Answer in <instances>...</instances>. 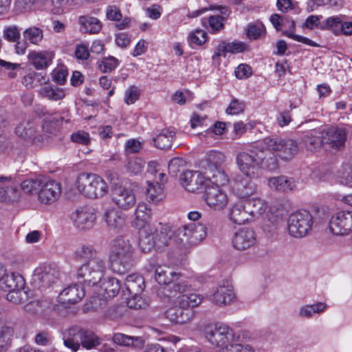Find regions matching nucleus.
<instances>
[{
    "label": "nucleus",
    "mask_w": 352,
    "mask_h": 352,
    "mask_svg": "<svg viewBox=\"0 0 352 352\" xmlns=\"http://www.w3.org/2000/svg\"><path fill=\"white\" fill-rule=\"evenodd\" d=\"M134 252L135 248L128 238L121 236L113 240L109 255L111 270L120 274L128 272L134 263Z\"/></svg>",
    "instance_id": "obj_1"
},
{
    "label": "nucleus",
    "mask_w": 352,
    "mask_h": 352,
    "mask_svg": "<svg viewBox=\"0 0 352 352\" xmlns=\"http://www.w3.org/2000/svg\"><path fill=\"white\" fill-rule=\"evenodd\" d=\"M263 146H256L250 149L239 152L236 157V163L239 170L247 177H258L265 164V154Z\"/></svg>",
    "instance_id": "obj_2"
},
{
    "label": "nucleus",
    "mask_w": 352,
    "mask_h": 352,
    "mask_svg": "<svg viewBox=\"0 0 352 352\" xmlns=\"http://www.w3.org/2000/svg\"><path fill=\"white\" fill-rule=\"evenodd\" d=\"M257 144L284 161L292 160L298 152V145L295 140L277 136L266 137L257 142Z\"/></svg>",
    "instance_id": "obj_3"
},
{
    "label": "nucleus",
    "mask_w": 352,
    "mask_h": 352,
    "mask_svg": "<svg viewBox=\"0 0 352 352\" xmlns=\"http://www.w3.org/2000/svg\"><path fill=\"white\" fill-rule=\"evenodd\" d=\"M78 191L89 198H100L107 194L109 187L101 177L96 174H80L76 180Z\"/></svg>",
    "instance_id": "obj_4"
},
{
    "label": "nucleus",
    "mask_w": 352,
    "mask_h": 352,
    "mask_svg": "<svg viewBox=\"0 0 352 352\" xmlns=\"http://www.w3.org/2000/svg\"><path fill=\"white\" fill-rule=\"evenodd\" d=\"M204 335L208 342L223 352L229 343L234 342V333L232 329L223 323L208 324L204 327Z\"/></svg>",
    "instance_id": "obj_5"
},
{
    "label": "nucleus",
    "mask_w": 352,
    "mask_h": 352,
    "mask_svg": "<svg viewBox=\"0 0 352 352\" xmlns=\"http://www.w3.org/2000/svg\"><path fill=\"white\" fill-rule=\"evenodd\" d=\"M208 228L199 223H190L179 227L177 230L178 236L183 238L175 239L176 243L184 248L193 247L201 243L207 236Z\"/></svg>",
    "instance_id": "obj_6"
},
{
    "label": "nucleus",
    "mask_w": 352,
    "mask_h": 352,
    "mask_svg": "<svg viewBox=\"0 0 352 352\" xmlns=\"http://www.w3.org/2000/svg\"><path fill=\"white\" fill-rule=\"evenodd\" d=\"M313 223V217L309 211L298 210L289 215L287 220V230L292 237L302 238L311 233Z\"/></svg>",
    "instance_id": "obj_7"
},
{
    "label": "nucleus",
    "mask_w": 352,
    "mask_h": 352,
    "mask_svg": "<svg viewBox=\"0 0 352 352\" xmlns=\"http://www.w3.org/2000/svg\"><path fill=\"white\" fill-rule=\"evenodd\" d=\"M106 270L103 258L96 259L91 263H84L77 271L78 278H82L89 286L96 285L102 279Z\"/></svg>",
    "instance_id": "obj_8"
},
{
    "label": "nucleus",
    "mask_w": 352,
    "mask_h": 352,
    "mask_svg": "<svg viewBox=\"0 0 352 352\" xmlns=\"http://www.w3.org/2000/svg\"><path fill=\"white\" fill-rule=\"evenodd\" d=\"M181 184L188 192L199 193L209 186V180L199 171L188 170L182 174Z\"/></svg>",
    "instance_id": "obj_9"
},
{
    "label": "nucleus",
    "mask_w": 352,
    "mask_h": 352,
    "mask_svg": "<svg viewBox=\"0 0 352 352\" xmlns=\"http://www.w3.org/2000/svg\"><path fill=\"white\" fill-rule=\"evenodd\" d=\"M204 200L210 208L218 212L224 210L229 203L227 192L217 186H208L206 190Z\"/></svg>",
    "instance_id": "obj_10"
},
{
    "label": "nucleus",
    "mask_w": 352,
    "mask_h": 352,
    "mask_svg": "<svg viewBox=\"0 0 352 352\" xmlns=\"http://www.w3.org/2000/svg\"><path fill=\"white\" fill-rule=\"evenodd\" d=\"M71 219L79 230L91 229L96 223V210L88 206L78 207L71 214Z\"/></svg>",
    "instance_id": "obj_11"
},
{
    "label": "nucleus",
    "mask_w": 352,
    "mask_h": 352,
    "mask_svg": "<svg viewBox=\"0 0 352 352\" xmlns=\"http://www.w3.org/2000/svg\"><path fill=\"white\" fill-rule=\"evenodd\" d=\"M60 192L58 182L43 176L38 193V200L43 204H50L58 199Z\"/></svg>",
    "instance_id": "obj_12"
},
{
    "label": "nucleus",
    "mask_w": 352,
    "mask_h": 352,
    "mask_svg": "<svg viewBox=\"0 0 352 352\" xmlns=\"http://www.w3.org/2000/svg\"><path fill=\"white\" fill-rule=\"evenodd\" d=\"M235 299L232 285L228 280L221 282L213 289L211 300L219 307L230 304Z\"/></svg>",
    "instance_id": "obj_13"
},
{
    "label": "nucleus",
    "mask_w": 352,
    "mask_h": 352,
    "mask_svg": "<svg viewBox=\"0 0 352 352\" xmlns=\"http://www.w3.org/2000/svg\"><path fill=\"white\" fill-rule=\"evenodd\" d=\"M256 241V234L253 229L242 228L234 232L232 243L236 250L244 251L253 247Z\"/></svg>",
    "instance_id": "obj_14"
},
{
    "label": "nucleus",
    "mask_w": 352,
    "mask_h": 352,
    "mask_svg": "<svg viewBox=\"0 0 352 352\" xmlns=\"http://www.w3.org/2000/svg\"><path fill=\"white\" fill-rule=\"evenodd\" d=\"M112 201L120 209L128 210L136 204V196L131 188L118 186L112 191Z\"/></svg>",
    "instance_id": "obj_15"
},
{
    "label": "nucleus",
    "mask_w": 352,
    "mask_h": 352,
    "mask_svg": "<svg viewBox=\"0 0 352 352\" xmlns=\"http://www.w3.org/2000/svg\"><path fill=\"white\" fill-rule=\"evenodd\" d=\"M323 131L325 144L333 148H340L344 145L348 130L344 126L327 127Z\"/></svg>",
    "instance_id": "obj_16"
},
{
    "label": "nucleus",
    "mask_w": 352,
    "mask_h": 352,
    "mask_svg": "<svg viewBox=\"0 0 352 352\" xmlns=\"http://www.w3.org/2000/svg\"><path fill=\"white\" fill-rule=\"evenodd\" d=\"M59 270L54 265H43L36 267L34 272V276L43 287H49L54 283L59 277Z\"/></svg>",
    "instance_id": "obj_17"
},
{
    "label": "nucleus",
    "mask_w": 352,
    "mask_h": 352,
    "mask_svg": "<svg viewBox=\"0 0 352 352\" xmlns=\"http://www.w3.org/2000/svg\"><path fill=\"white\" fill-rule=\"evenodd\" d=\"M168 320L176 324H185L190 322L195 317L194 311L190 309H185L179 306H175L168 309L165 313Z\"/></svg>",
    "instance_id": "obj_18"
},
{
    "label": "nucleus",
    "mask_w": 352,
    "mask_h": 352,
    "mask_svg": "<svg viewBox=\"0 0 352 352\" xmlns=\"http://www.w3.org/2000/svg\"><path fill=\"white\" fill-rule=\"evenodd\" d=\"M228 215L230 221L235 224L241 225L251 222L245 202L238 201L232 204Z\"/></svg>",
    "instance_id": "obj_19"
},
{
    "label": "nucleus",
    "mask_w": 352,
    "mask_h": 352,
    "mask_svg": "<svg viewBox=\"0 0 352 352\" xmlns=\"http://www.w3.org/2000/svg\"><path fill=\"white\" fill-rule=\"evenodd\" d=\"M100 283H101L98 291V296L102 299L108 300L113 298L120 289V283L116 278H104Z\"/></svg>",
    "instance_id": "obj_20"
},
{
    "label": "nucleus",
    "mask_w": 352,
    "mask_h": 352,
    "mask_svg": "<svg viewBox=\"0 0 352 352\" xmlns=\"http://www.w3.org/2000/svg\"><path fill=\"white\" fill-rule=\"evenodd\" d=\"M151 208L144 203H140L134 211V217L131 221L132 227L136 229L144 228L151 220Z\"/></svg>",
    "instance_id": "obj_21"
},
{
    "label": "nucleus",
    "mask_w": 352,
    "mask_h": 352,
    "mask_svg": "<svg viewBox=\"0 0 352 352\" xmlns=\"http://www.w3.org/2000/svg\"><path fill=\"white\" fill-rule=\"evenodd\" d=\"M84 335L85 330L78 327L69 329L63 335L64 345L74 352L77 351L81 345Z\"/></svg>",
    "instance_id": "obj_22"
},
{
    "label": "nucleus",
    "mask_w": 352,
    "mask_h": 352,
    "mask_svg": "<svg viewBox=\"0 0 352 352\" xmlns=\"http://www.w3.org/2000/svg\"><path fill=\"white\" fill-rule=\"evenodd\" d=\"M126 214L122 212L113 208H108L104 214V219L107 226L111 230H120L126 223Z\"/></svg>",
    "instance_id": "obj_23"
},
{
    "label": "nucleus",
    "mask_w": 352,
    "mask_h": 352,
    "mask_svg": "<svg viewBox=\"0 0 352 352\" xmlns=\"http://www.w3.org/2000/svg\"><path fill=\"white\" fill-rule=\"evenodd\" d=\"M153 234L157 249L169 245L173 241L176 243L177 239H173L175 232L169 226L160 224Z\"/></svg>",
    "instance_id": "obj_24"
},
{
    "label": "nucleus",
    "mask_w": 352,
    "mask_h": 352,
    "mask_svg": "<svg viewBox=\"0 0 352 352\" xmlns=\"http://www.w3.org/2000/svg\"><path fill=\"white\" fill-rule=\"evenodd\" d=\"M234 194L239 199H248L256 192V185L250 179H241L234 182L232 187Z\"/></svg>",
    "instance_id": "obj_25"
},
{
    "label": "nucleus",
    "mask_w": 352,
    "mask_h": 352,
    "mask_svg": "<svg viewBox=\"0 0 352 352\" xmlns=\"http://www.w3.org/2000/svg\"><path fill=\"white\" fill-rule=\"evenodd\" d=\"M267 184L270 188L275 191L288 192L296 189L295 180L285 175L270 177Z\"/></svg>",
    "instance_id": "obj_26"
},
{
    "label": "nucleus",
    "mask_w": 352,
    "mask_h": 352,
    "mask_svg": "<svg viewBox=\"0 0 352 352\" xmlns=\"http://www.w3.org/2000/svg\"><path fill=\"white\" fill-rule=\"evenodd\" d=\"M23 278L19 274L12 272L0 275V288L3 291L20 290L23 286Z\"/></svg>",
    "instance_id": "obj_27"
},
{
    "label": "nucleus",
    "mask_w": 352,
    "mask_h": 352,
    "mask_svg": "<svg viewBox=\"0 0 352 352\" xmlns=\"http://www.w3.org/2000/svg\"><path fill=\"white\" fill-rule=\"evenodd\" d=\"M251 222L263 216L268 210L267 202L261 198L248 199L245 201Z\"/></svg>",
    "instance_id": "obj_28"
},
{
    "label": "nucleus",
    "mask_w": 352,
    "mask_h": 352,
    "mask_svg": "<svg viewBox=\"0 0 352 352\" xmlns=\"http://www.w3.org/2000/svg\"><path fill=\"white\" fill-rule=\"evenodd\" d=\"M74 258L79 262L91 263L96 259H102L98 251L91 245H82L74 252Z\"/></svg>",
    "instance_id": "obj_29"
},
{
    "label": "nucleus",
    "mask_w": 352,
    "mask_h": 352,
    "mask_svg": "<svg viewBox=\"0 0 352 352\" xmlns=\"http://www.w3.org/2000/svg\"><path fill=\"white\" fill-rule=\"evenodd\" d=\"M181 274L166 265L158 266L155 270V279L160 285H168L179 280Z\"/></svg>",
    "instance_id": "obj_30"
},
{
    "label": "nucleus",
    "mask_w": 352,
    "mask_h": 352,
    "mask_svg": "<svg viewBox=\"0 0 352 352\" xmlns=\"http://www.w3.org/2000/svg\"><path fill=\"white\" fill-rule=\"evenodd\" d=\"M85 295L84 290L76 285H71L63 289L59 294V301L63 303L74 304Z\"/></svg>",
    "instance_id": "obj_31"
},
{
    "label": "nucleus",
    "mask_w": 352,
    "mask_h": 352,
    "mask_svg": "<svg viewBox=\"0 0 352 352\" xmlns=\"http://www.w3.org/2000/svg\"><path fill=\"white\" fill-rule=\"evenodd\" d=\"M28 58L37 69H43L51 64L54 54L49 51L32 52L29 54Z\"/></svg>",
    "instance_id": "obj_32"
},
{
    "label": "nucleus",
    "mask_w": 352,
    "mask_h": 352,
    "mask_svg": "<svg viewBox=\"0 0 352 352\" xmlns=\"http://www.w3.org/2000/svg\"><path fill=\"white\" fill-rule=\"evenodd\" d=\"M285 25L284 27L287 28V30H283V34L287 37H289L296 41L302 43L305 45L312 47H318V45L313 41L312 40L300 35L294 34L296 30L295 22L292 19L285 18Z\"/></svg>",
    "instance_id": "obj_33"
},
{
    "label": "nucleus",
    "mask_w": 352,
    "mask_h": 352,
    "mask_svg": "<svg viewBox=\"0 0 352 352\" xmlns=\"http://www.w3.org/2000/svg\"><path fill=\"white\" fill-rule=\"evenodd\" d=\"M16 188L11 176H0V201L15 197Z\"/></svg>",
    "instance_id": "obj_34"
},
{
    "label": "nucleus",
    "mask_w": 352,
    "mask_h": 352,
    "mask_svg": "<svg viewBox=\"0 0 352 352\" xmlns=\"http://www.w3.org/2000/svg\"><path fill=\"white\" fill-rule=\"evenodd\" d=\"M175 132L171 129H164L153 139L155 146L160 149H167L172 146Z\"/></svg>",
    "instance_id": "obj_35"
},
{
    "label": "nucleus",
    "mask_w": 352,
    "mask_h": 352,
    "mask_svg": "<svg viewBox=\"0 0 352 352\" xmlns=\"http://www.w3.org/2000/svg\"><path fill=\"white\" fill-rule=\"evenodd\" d=\"M246 48V45L240 41H234L226 43L221 41L217 47L215 54L218 56H226L227 53L236 54L243 52Z\"/></svg>",
    "instance_id": "obj_36"
},
{
    "label": "nucleus",
    "mask_w": 352,
    "mask_h": 352,
    "mask_svg": "<svg viewBox=\"0 0 352 352\" xmlns=\"http://www.w3.org/2000/svg\"><path fill=\"white\" fill-rule=\"evenodd\" d=\"M80 30L90 34H97L102 29L100 21L94 16H80L78 19Z\"/></svg>",
    "instance_id": "obj_37"
},
{
    "label": "nucleus",
    "mask_w": 352,
    "mask_h": 352,
    "mask_svg": "<svg viewBox=\"0 0 352 352\" xmlns=\"http://www.w3.org/2000/svg\"><path fill=\"white\" fill-rule=\"evenodd\" d=\"M323 137V131L313 129L307 133L304 136L303 141L307 149L313 151L319 148L322 144H325Z\"/></svg>",
    "instance_id": "obj_38"
},
{
    "label": "nucleus",
    "mask_w": 352,
    "mask_h": 352,
    "mask_svg": "<svg viewBox=\"0 0 352 352\" xmlns=\"http://www.w3.org/2000/svg\"><path fill=\"white\" fill-rule=\"evenodd\" d=\"M124 285L130 295L140 294L144 289V279L142 276L132 274L126 276Z\"/></svg>",
    "instance_id": "obj_39"
},
{
    "label": "nucleus",
    "mask_w": 352,
    "mask_h": 352,
    "mask_svg": "<svg viewBox=\"0 0 352 352\" xmlns=\"http://www.w3.org/2000/svg\"><path fill=\"white\" fill-rule=\"evenodd\" d=\"M14 335L13 329L6 324L0 313V352H3L8 348Z\"/></svg>",
    "instance_id": "obj_40"
},
{
    "label": "nucleus",
    "mask_w": 352,
    "mask_h": 352,
    "mask_svg": "<svg viewBox=\"0 0 352 352\" xmlns=\"http://www.w3.org/2000/svg\"><path fill=\"white\" fill-rule=\"evenodd\" d=\"M203 298L196 293H190L179 295L177 298V302L179 306L185 309H193L201 304Z\"/></svg>",
    "instance_id": "obj_41"
},
{
    "label": "nucleus",
    "mask_w": 352,
    "mask_h": 352,
    "mask_svg": "<svg viewBox=\"0 0 352 352\" xmlns=\"http://www.w3.org/2000/svg\"><path fill=\"white\" fill-rule=\"evenodd\" d=\"M226 159V155L221 151H209L206 155L207 169L210 173H212L214 169L220 168Z\"/></svg>",
    "instance_id": "obj_42"
},
{
    "label": "nucleus",
    "mask_w": 352,
    "mask_h": 352,
    "mask_svg": "<svg viewBox=\"0 0 352 352\" xmlns=\"http://www.w3.org/2000/svg\"><path fill=\"white\" fill-rule=\"evenodd\" d=\"M344 17L343 15L329 16L321 22L320 29L331 31L334 35L340 36L341 23Z\"/></svg>",
    "instance_id": "obj_43"
},
{
    "label": "nucleus",
    "mask_w": 352,
    "mask_h": 352,
    "mask_svg": "<svg viewBox=\"0 0 352 352\" xmlns=\"http://www.w3.org/2000/svg\"><path fill=\"white\" fill-rule=\"evenodd\" d=\"M164 197V189L158 182L152 184L148 182V188L146 190V199L148 201L153 204H158Z\"/></svg>",
    "instance_id": "obj_44"
},
{
    "label": "nucleus",
    "mask_w": 352,
    "mask_h": 352,
    "mask_svg": "<svg viewBox=\"0 0 352 352\" xmlns=\"http://www.w3.org/2000/svg\"><path fill=\"white\" fill-rule=\"evenodd\" d=\"M327 307V304L322 302H318L313 305H306L300 308L298 316L302 318H311L314 314H319L322 313Z\"/></svg>",
    "instance_id": "obj_45"
},
{
    "label": "nucleus",
    "mask_w": 352,
    "mask_h": 352,
    "mask_svg": "<svg viewBox=\"0 0 352 352\" xmlns=\"http://www.w3.org/2000/svg\"><path fill=\"white\" fill-rule=\"evenodd\" d=\"M40 94L51 100H62L65 96V90L55 86H44L39 91Z\"/></svg>",
    "instance_id": "obj_46"
},
{
    "label": "nucleus",
    "mask_w": 352,
    "mask_h": 352,
    "mask_svg": "<svg viewBox=\"0 0 352 352\" xmlns=\"http://www.w3.org/2000/svg\"><path fill=\"white\" fill-rule=\"evenodd\" d=\"M23 35L25 41L38 45L43 38V31L36 26H31L23 31Z\"/></svg>",
    "instance_id": "obj_47"
},
{
    "label": "nucleus",
    "mask_w": 352,
    "mask_h": 352,
    "mask_svg": "<svg viewBox=\"0 0 352 352\" xmlns=\"http://www.w3.org/2000/svg\"><path fill=\"white\" fill-rule=\"evenodd\" d=\"M265 34V28L261 22L256 21L249 23L246 28V35L250 40L258 39Z\"/></svg>",
    "instance_id": "obj_48"
},
{
    "label": "nucleus",
    "mask_w": 352,
    "mask_h": 352,
    "mask_svg": "<svg viewBox=\"0 0 352 352\" xmlns=\"http://www.w3.org/2000/svg\"><path fill=\"white\" fill-rule=\"evenodd\" d=\"M43 177L39 175L34 179H28L23 181L21 184L22 190L25 193L38 195Z\"/></svg>",
    "instance_id": "obj_49"
},
{
    "label": "nucleus",
    "mask_w": 352,
    "mask_h": 352,
    "mask_svg": "<svg viewBox=\"0 0 352 352\" xmlns=\"http://www.w3.org/2000/svg\"><path fill=\"white\" fill-rule=\"evenodd\" d=\"M211 174L209 183H213L214 186L220 187L226 185L229 182L228 176L221 168L214 169Z\"/></svg>",
    "instance_id": "obj_50"
},
{
    "label": "nucleus",
    "mask_w": 352,
    "mask_h": 352,
    "mask_svg": "<svg viewBox=\"0 0 352 352\" xmlns=\"http://www.w3.org/2000/svg\"><path fill=\"white\" fill-rule=\"evenodd\" d=\"M145 162L138 157L129 158L126 164V168L129 172L134 175L141 173L144 167Z\"/></svg>",
    "instance_id": "obj_51"
},
{
    "label": "nucleus",
    "mask_w": 352,
    "mask_h": 352,
    "mask_svg": "<svg viewBox=\"0 0 352 352\" xmlns=\"http://www.w3.org/2000/svg\"><path fill=\"white\" fill-rule=\"evenodd\" d=\"M206 41V33L200 29L196 30L190 33L188 41L190 45L200 46Z\"/></svg>",
    "instance_id": "obj_52"
},
{
    "label": "nucleus",
    "mask_w": 352,
    "mask_h": 352,
    "mask_svg": "<svg viewBox=\"0 0 352 352\" xmlns=\"http://www.w3.org/2000/svg\"><path fill=\"white\" fill-rule=\"evenodd\" d=\"M119 63L118 59L114 56H109L102 59L98 65V68L102 72L108 73L115 69Z\"/></svg>",
    "instance_id": "obj_53"
},
{
    "label": "nucleus",
    "mask_w": 352,
    "mask_h": 352,
    "mask_svg": "<svg viewBox=\"0 0 352 352\" xmlns=\"http://www.w3.org/2000/svg\"><path fill=\"white\" fill-rule=\"evenodd\" d=\"M245 108V103L243 100L236 98H232L226 109V113L228 115H238L243 113Z\"/></svg>",
    "instance_id": "obj_54"
},
{
    "label": "nucleus",
    "mask_w": 352,
    "mask_h": 352,
    "mask_svg": "<svg viewBox=\"0 0 352 352\" xmlns=\"http://www.w3.org/2000/svg\"><path fill=\"white\" fill-rule=\"evenodd\" d=\"M140 95V89L135 85H131L124 92V102L128 105L134 104L139 99Z\"/></svg>",
    "instance_id": "obj_55"
},
{
    "label": "nucleus",
    "mask_w": 352,
    "mask_h": 352,
    "mask_svg": "<svg viewBox=\"0 0 352 352\" xmlns=\"http://www.w3.org/2000/svg\"><path fill=\"white\" fill-rule=\"evenodd\" d=\"M186 161L182 157H174L168 163V171L170 174L173 175H177V174L182 171L185 166Z\"/></svg>",
    "instance_id": "obj_56"
},
{
    "label": "nucleus",
    "mask_w": 352,
    "mask_h": 352,
    "mask_svg": "<svg viewBox=\"0 0 352 352\" xmlns=\"http://www.w3.org/2000/svg\"><path fill=\"white\" fill-rule=\"evenodd\" d=\"M84 336L81 342V345L84 348L91 349L99 344L98 338L93 332L85 330Z\"/></svg>",
    "instance_id": "obj_57"
},
{
    "label": "nucleus",
    "mask_w": 352,
    "mask_h": 352,
    "mask_svg": "<svg viewBox=\"0 0 352 352\" xmlns=\"http://www.w3.org/2000/svg\"><path fill=\"white\" fill-rule=\"evenodd\" d=\"M140 340V338L138 337H133L124 335L123 333H116L113 336V342L120 345H124V346H131L133 345L134 343V340Z\"/></svg>",
    "instance_id": "obj_58"
},
{
    "label": "nucleus",
    "mask_w": 352,
    "mask_h": 352,
    "mask_svg": "<svg viewBox=\"0 0 352 352\" xmlns=\"http://www.w3.org/2000/svg\"><path fill=\"white\" fill-rule=\"evenodd\" d=\"M223 352H254V349L249 344H241L232 342L224 348Z\"/></svg>",
    "instance_id": "obj_59"
},
{
    "label": "nucleus",
    "mask_w": 352,
    "mask_h": 352,
    "mask_svg": "<svg viewBox=\"0 0 352 352\" xmlns=\"http://www.w3.org/2000/svg\"><path fill=\"white\" fill-rule=\"evenodd\" d=\"M209 122L207 116L197 113H193L190 118V126L192 129L207 126Z\"/></svg>",
    "instance_id": "obj_60"
},
{
    "label": "nucleus",
    "mask_w": 352,
    "mask_h": 352,
    "mask_svg": "<svg viewBox=\"0 0 352 352\" xmlns=\"http://www.w3.org/2000/svg\"><path fill=\"white\" fill-rule=\"evenodd\" d=\"M131 296L132 298L129 299L127 302V305L129 308L139 309L145 308L148 305L146 300L140 296V294Z\"/></svg>",
    "instance_id": "obj_61"
},
{
    "label": "nucleus",
    "mask_w": 352,
    "mask_h": 352,
    "mask_svg": "<svg viewBox=\"0 0 352 352\" xmlns=\"http://www.w3.org/2000/svg\"><path fill=\"white\" fill-rule=\"evenodd\" d=\"M40 78H43L40 74L36 72H30L25 75L22 79V83L28 88H32L37 85Z\"/></svg>",
    "instance_id": "obj_62"
},
{
    "label": "nucleus",
    "mask_w": 352,
    "mask_h": 352,
    "mask_svg": "<svg viewBox=\"0 0 352 352\" xmlns=\"http://www.w3.org/2000/svg\"><path fill=\"white\" fill-rule=\"evenodd\" d=\"M342 169L339 182L352 188V166L346 164L342 167Z\"/></svg>",
    "instance_id": "obj_63"
},
{
    "label": "nucleus",
    "mask_w": 352,
    "mask_h": 352,
    "mask_svg": "<svg viewBox=\"0 0 352 352\" xmlns=\"http://www.w3.org/2000/svg\"><path fill=\"white\" fill-rule=\"evenodd\" d=\"M140 247L144 252H148L153 248L156 247L154 234L146 236L145 237H141L140 240Z\"/></svg>",
    "instance_id": "obj_64"
}]
</instances>
